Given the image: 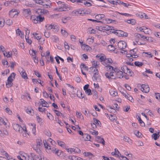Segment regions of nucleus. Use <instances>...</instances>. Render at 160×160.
<instances>
[{"label":"nucleus","instance_id":"a19ab883","mask_svg":"<svg viewBox=\"0 0 160 160\" xmlns=\"http://www.w3.org/2000/svg\"><path fill=\"white\" fill-rule=\"evenodd\" d=\"M92 93L93 95L95 96V98L97 99L98 98V92L95 90H92Z\"/></svg>","mask_w":160,"mask_h":160},{"label":"nucleus","instance_id":"de8ad7c7","mask_svg":"<svg viewBox=\"0 0 160 160\" xmlns=\"http://www.w3.org/2000/svg\"><path fill=\"white\" fill-rule=\"evenodd\" d=\"M5 111L9 114V115H12V112L11 110L10 109L8 108H6L5 109Z\"/></svg>","mask_w":160,"mask_h":160},{"label":"nucleus","instance_id":"49530a36","mask_svg":"<svg viewBox=\"0 0 160 160\" xmlns=\"http://www.w3.org/2000/svg\"><path fill=\"white\" fill-rule=\"evenodd\" d=\"M98 71L97 69L95 68L93 71V76H95L96 75H98Z\"/></svg>","mask_w":160,"mask_h":160},{"label":"nucleus","instance_id":"6ab92c4d","mask_svg":"<svg viewBox=\"0 0 160 160\" xmlns=\"http://www.w3.org/2000/svg\"><path fill=\"white\" fill-rule=\"evenodd\" d=\"M16 33L18 34V35L20 36L21 38L23 37L24 34L22 33L21 31L19 30V29H18L16 30Z\"/></svg>","mask_w":160,"mask_h":160},{"label":"nucleus","instance_id":"f8f14e48","mask_svg":"<svg viewBox=\"0 0 160 160\" xmlns=\"http://www.w3.org/2000/svg\"><path fill=\"white\" fill-rule=\"evenodd\" d=\"M91 136L87 133H84L82 136V138L83 139V140L85 141H91Z\"/></svg>","mask_w":160,"mask_h":160},{"label":"nucleus","instance_id":"a211bd4d","mask_svg":"<svg viewBox=\"0 0 160 160\" xmlns=\"http://www.w3.org/2000/svg\"><path fill=\"white\" fill-rule=\"evenodd\" d=\"M40 101L42 103V105L43 107H46L47 108L49 107V105L47 106V105H48V103L43 99H41Z\"/></svg>","mask_w":160,"mask_h":160},{"label":"nucleus","instance_id":"774afa93","mask_svg":"<svg viewBox=\"0 0 160 160\" xmlns=\"http://www.w3.org/2000/svg\"><path fill=\"white\" fill-rule=\"evenodd\" d=\"M120 157L121 160H129V159L126 157L125 156H122Z\"/></svg>","mask_w":160,"mask_h":160},{"label":"nucleus","instance_id":"393cba45","mask_svg":"<svg viewBox=\"0 0 160 160\" xmlns=\"http://www.w3.org/2000/svg\"><path fill=\"white\" fill-rule=\"evenodd\" d=\"M12 81H7V82H6V86L7 87L9 88L12 86Z\"/></svg>","mask_w":160,"mask_h":160},{"label":"nucleus","instance_id":"052dcab7","mask_svg":"<svg viewBox=\"0 0 160 160\" xmlns=\"http://www.w3.org/2000/svg\"><path fill=\"white\" fill-rule=\"evenodd\" d=\"M127 98L132 102H133L134 101L132 97L130 96L129 95L127 96Z\"/></svg>","mask_w":160,"mask_h":160},{"label":"nucleus","instance_id":"c756f323","mask_svg":"<svg viewBox=\"0 0 160 160\" xmlns=\"http://www.w3.org/2000/svg\"><path fill=\"white\" fill-rule=\"evenodd\" d=\"M152 138H153L154 140H156L159 138L158 134L156 133H154L152 135Z\"/></svg>","mask_w":160,"mask_h":160},{"label":"nucleus","instance_id":"0e129e2a","mask_svg":"<svg viewBox=\"0 0 160 160\" xmlns=\"http://www.w3.org/2000/svg\"><path fill=\"white\" fill-rule=\"evenodd\" d=\"M8 133L6 129H4L3 131L2 132V136H4V135H8Z\"/></svg>","mask_w":160,"mask_h":160},{"label":"nucleus","instance_id":"5fc2aeb1","mask_svg":"<svg viewBox=\"0 0 160 160\" xmlns=\"http://www.w3.org/2000/svg\"><path fill=\"white\" fill-rule=\"evenodd\" d=\"M25 39L26 40V42L30 45L32 43V41L31 40L28 39V37L27 38H26V35H25Z\"/></svg>","mask_w":160,"mask_h":160},{"label":"nucleus","instance_id":"bf43d9fd","mask_svg":"<svg viewBox=\"0 0 160 160\" xmlns=\"http://www.w3.org/2000/svg\"><path fill=\"white\" fill-rule=\"evenodd\" d=\"M27 131L26 130V127H25V129H24V131L22 133V135L23 136L26 137L27 136V134L26 133H27Z\"/></svg>","mask_w":160,"mask_h":160},{"label":"nucleus","instance_id":"e433bc0d","mask_svg":"<svg viewBox=\"0 0 160 160\" xmlns=\"http://www.w3.org/2000/svg\"><path fill=\"white\" fill-rule=\"evenodd\" d=\"M73 160H82V159L80 157L72 156V158Z\"/></svg>","mask_w":160,"mask_h":160},{"label":"nucleus","instance_id":"13d9d810","mask_svg":"<svg viewBox=\"0 0 160 160\" xmlns=\"http://www.w3.org/2000/svg\"><path fill=\"white\" fill-rule=\"evenodd\" d=\"M134 35L135 37H137L138 38L141 37V38H143L144 37V36H143V35H142L141 34H139L138 33H135Z\"/></svg>","mask_w":160,"mask_h":160},{"label":"nucleus","instance_id":"aec40b11","mask_svg":"<svg viewBox=\"0 0 160 160\" xmlns=\"http://www.w3.org/2000/svg\"><path fill=\"white\" fill-rule=\"evenodd\" d=\"M93 120L94 123L96 124V125L97 124L98 125H99L100 126V125L101 124V123L99 120H98L97 119L94 118H93Z\"/></svg>","mask_w":160,"mask_h":160},{"label":"nucleus","instance_id":"f03ea898","mask_svg":"<svg viewBox=\"0 0 160 160\" xmlns=\"http://www.w3.org/2000/svg\"><path fill=\"white\" fill-rule=\"evenodd\" d=\"M31 19L34 23H37L38 22H41L43 21L44 18L41 15L33 16L31 17Z\"/></svg>","mask_w":160,"mask_h":160},{"label":"nucleus","instance_id":"864d4df0","mask_svg":"<svg viewBox=\"0 0 160 160\" xmlns=\"http://www.w3.org/2000/svg\"><path fill=\"white\" fill-rule=\"evenodd\" d=\"M11 1L10 2V3H11V4H12L13 5L14 4H16L18 2V0H10Z\"/></svg>","mask_w":160,"mask_h":160},{"label":"nucleus","instance_id":"bb28decb","mask_svg":"<svg viewBox=\"0 0 160 160\" xmlns=\"http://www.w3.org/2000/svg\"><path fill=\"white\" fill-rule=\"evenodd\" d=\"M61 32L62 34L64 36V37H66L68 36V33L66 31L62 29L61 30Z\"/></svg>","mask_w":160,"mask_h":160},{"label":"nucleus","instance_id":"09e8293b","mask_svg":"<svg viewBox=\"0 0 160 160\" xmlns=\"http://www.w3.org/2000/svg\"><path fill=\"white\" fill-rule=\"evenodd\" d=\"M57 142L58 145L60 146L61 147H64V143L63 142L60 141H58Z\"/></svg>","mask_w":160,"mask_h":160},{"label":"nucleus","instance_id":"5701e85b","mask_svg":"<svg viewBox=\"0 0 160 160\" xmlns=\"http://www.w3.org/2000/svg\"><path fill=\"white\" fill-rule=\"evenodd\" d=\"M110 93L111 95L112 96H115L118 95V92L114 90H111L109 92Z\"/></svg>","mask_w":160,"mask_h":160},{"label":"nucleus","instance_id":"4c0bfd02","mask_svg":"<svg viewBox=\"0 0 160 160\" xmlns=\"http://www.w3.org/2000/svg\"><path fill=\"white\" fill-rule=\"evenodd\" d=\"M53 26H52V24H47L46 25L45 27L48 30H50L53 28Z\"/></svg>","mask_w":160,"mask_h":160},{"label":"nucleus","instance_id":"412c9836","mask_svg":"<svg viewBox=\"0 0 160 160\" xmlns=\"http://www.w3.org/2000/svg\"><path fill=\"white\" fill-rule=\"evenodd\" d=\"M43 142L44 143V146L45 148H47V149H51V148H50V146L48 145L46 140H44L43 141Z\"/></svg>","mask_w":160,"mask_h":160},{"label":"nucleus","instance_id":"a18cd8bd","mask_svg":"<svg viewBox=\"0 0 160 160\" xmlns=\"http://www.w3.org/2000/svg\"><path fill=\"white\" fill-rule=\"evenodd\" d=\"M90 132L91 134L93 135H97L98 134V132L97 131L92 130V131H90Z\"/></svg>","mask_w":160,"mask_h":160},{"label":"nucleus","instance_id":"423d86ee","mask_svg":"<svg viewBox=\"0 0 160 160\" xmlns=\"http://www.w3.org/2000/svg\"><path fill=\"white\" fill-rule=\"evenodd\" d=\"M127 44L124 41H120L118 42V46L120 49L123 50V49L126 47Z\"/></svg>","mask_w":160,"mask_h":160},{"label":"nucleus","instance_id":"6e6552de","mask_svg":"<svg viewBox=\"0 0 160 160\" xmlns=\"http://www.w3.org/2000/svg\"><path fill=\"white\" fill-rule=\"evenodd\" d=\"M18 14V12L15 9H12L9 12V16L12 18L16 17Z\"/></svg>","mask_w":160,"mask_h":160},{"label":"nucleus","instance_id":"473e14b6","mask_svg":"<svg viewBox=\"0 0 160 160\" xmlns=\"http://www.w3.org/2000/svg\"><path fill=\"white\" fill-rule=\"evenodd\" d=\"M92 79L93 80L94 79L97 80L98 82H99L100 80V77L99 76H93L92 77Z\"/></svg>","mask_w":160,"mask_h":160},{"label":"nucleus","instance_id":"69168bd1","mask_svg":"<svg viewBox=\"0 0 160 160\" xmlns=\"http://www.w3.org/2000/svg\"><path fill=\"white\" fill-rule=\"evenodd\" d=\"M54 111L55 113H56V114L58 116H60V114H62V113H61V112H59L56 110L55 109L54 110Z\"/></svg>","mask_w":160,"mask_h":160},{"label":"nucleus","instance_id":"f3484780","mask_svg":"<svg viewBox=\"0 0 160 160\" xmlns=\"http://www.w3.org/2000/svg\"><path fill=\"white\" fill-rule=\"evenodd\" d=\"M72 13L73 14H79L80 15H82L83 14L82 10V9H79L78 10H74L72 12Z\"/></svg>","mask_w":160,"mask_h":160},{"label":"nucleus","instance_id":"1a4fd4ad","mask_svg":"<svg viewBox=\"0 0 160 160\" xmlns=\"http://www.w3.org/2000/svg\"><path fill=\"white\" fill-rule=\"evenodd\" d=\"M141 90L143 92L147 93L150 90V88L148 85L142 84L141 85Z\"/></svg>","mask_w":160,"mask_h":160},{"label":"nucleus","instance_id":"cd10ccee","mask_svg":"<svg viewBox=\"0 0 160 160\" xmlns=\"http://www.w3.org/2000/svg\"><path fill=\"white\" fill-rule=\"evenodd\" d=\"M85 155L86 156H88L90 158H91L92 157L94 156L90 152H85Z\"/></svg>","mask_w":160,"mask_h":160},{"label":"nucleus","instance_id":"58836bf2","mask_svg":"<svg viewBox=\"0 0 160 160\" xmlns=\"http://www.w3.org/2000/svg\"><path fill=\"white\" fill-rule=\"evenodd\" d=\"M134 132L136 135L138 137H140L142 134L140 132L136 130Z\"/></svg>","mask_w":160,"mask_h":160},{"label":"nucleus","instance_id":"603ef678","mask_svg":"<svg viewBox=\"0 0 160 160\" xmlns=\"http://www.w3.org/2000/svg\"><path fill=\"white\" fill-rule=\"evenodd\" d=\"M105 61H106V62L108 63H109L110 64H111L112 62V60L110 58L106 59Z\"/></svg>","mask_w":160,"mask_h":160},{"label":"nucleus","instance_id":"e2e57ef3","mask_svg":"<svg viewBox=\"0 0 160 160\" xmlns=\"http://www.w3.org/2000/svg\"><path fill=\"white\" fill-rule=\"evenodd\" d=\"M26 159V160H34L32 156H27Z\"/></svg>","mask_w":160,"mask_h":160},{"label":"nucleus","instance_id":"680f3d73","mask_svg":"<svg viewBox=\"0 0 160 160\" xmlns=\"http://www.w3.org/2000/svg\"><path fill=\"white\" fill-rule=\"evenodd\" d=\"M81 67H81V68H84L85 69H86L87 70L88 69V67L87 66H85V64L83 63H82L81 64Z\"/></svg>","mask_w":160,"mask_h":160},{"label":"nucleus","instance_id":"2eb2a0df","mask_svg":"<svg viewBox=\"0 0 160 160\" xmlns=\"http://www.w3.org/2000/svg\"><path fill=\"white\" fill-rule=\"evenodd\" d=\"M36 13L38 14V15H42L44 14V10L38 9L36 11Z\"/></svg>","mask_w":160,"mask_h":160},{"label":"nucleus","instance_id":"4be33fe9","mask_svg":"<svg viewBox=\"0 0 160 160\" xmlns=\"http://www.w3.org/2000/svg\"><path fill=\"white\" fill-rule=\"evenodd\" d=\"M107 49L109 51H113L115 49V48L112 45H109L108 46Z\"/></svg>","mask_w":160,"mask_h":160},{"label":"nucleus","instance_id":"6e6d98bb","mask_svg":"<svg viewBox=\"0 0 160 160\" xmlns=\"http://www.w3.org/2000/svg\"><path fill=\"white\" fill-rule=\"evenodd\" d=\"M83 3L84 4V5H85L89 7L91 6V4L87 1H84Z\"/></svg>","mask_w":160,"mask_h":160},{"label":"nucleus","instance_id":"4d7b16f0","mask_svg":"<svg viewBox=\"0 0 160 160\" xmlns=\"http://www.w3.org/2000/svg\"><path fill=\"white\" fill-rule=\"evenodd\" d=\"M47 116L51 120H52L53 118L52 116L50 113L47 114Z\"/></svg>","mask_w":160,"mask_h":160},{"label":"nucleus","instance_id":"ddd939ff","mask_svg":"<svg viewBox=\"0 0 160 160\" xmlns=\"http://www.w3.org/2000/svg\"><path fill=\"white\" fill-rule=\"evenodd\" d=\"M15 73L14 72L12 73L11 75L8 77L7 81H13V80L15 78Z\"/></svg>","mask_w":160,"mask_h":160},{"label":"nucleus","instance_id":"4468645a","mask_svg":"<svg viewBox=\"0 0 160 160\" xmlns=\"http://www.w3.org/2000/svg\"><path fill=\"white\" fill-rule=\"evenodd\" d=\"M51 6V2L49 0H45L44 8H49Z\"/></svg>","mask_w":160,"mask_h":160},{"label":"nucleus","instance_id":"72a5a7b5","mask_svg":"<svg viewBox=\"0 0 160 160\" xmlns=\"http://www.w3.org/2000/svg\"><path fill=\"white\" fill-rule=\"evenodd\" d=\"M6 23L8 26H10L12 24V21L11 20L8 19L6 21Z\"/></svg>","mask_w":160,"mask_h":160},{"label":"nucleus","instance_id":"20e7f679","mask_svg":"<svg viewBox=\"0 0 160 160\" xmlns=\"http://www.w3.org/2000/svg\"><path fill=\"white\" fill-rule=\"evenodd\" d=\"M12 127L13 129L16 131L20 133H22L24 131V128L19 124L16 123L13 124Z\"/></svg>","mask_w":160,"mask_h":160},{"label":"nucleus","instance_id":"9b49d317","mask_svg":"<svg viewBox=\"0 0 160 160\" xmlns=\"http://www.w3.org/2000/svg\"><path fill=\"white\" fill-rule=\"evenodd\" d=\"M58 4V7H59L60 9H63V8H66V6L65 4L63 2L61 1H59L57 2Z\"/></svg>","mask_w":160,"mask_h":160},{"label":"nucleus","instance_id":"39448f33","mask_svg":"<svg viewBox=\"0 0 160 160\" xmlns=\"http://www.w3.org/2000/svg\"><path fill=\"white\" fill-rule=\"evenodd\" d=\"M112 32L115 34L116 35L119 37L125 36L127 37L128 35V34L127 32H124L121 30L117 31V32L112 31Z\"/></svg>","mask_w":160,"mask_h":160},{"label":"nucleus","instance_id":"7c9ffc66","mask_svg":"<svg viewBox=\"0 0 160 160\" xmlns=\"http://www.w3.org/2000/svg\"><path fill=\"white\" fill-rule=\"evenodd\" d=\"M76 115L77 116V117L79 118H81V119H83V117L82 115L80 112H76Z\"/></svg>","mask_w":160,"mask_h":160},{"label":"nucleus","instance_id":"2f4dec72","mask_svg":"<svg viewBox=\"0 0 160 160\" xmlns=\"http://www.w3.org/2000/svg\"><path fill=\"white\" fill-rule=\"evenodd\" d=\"M121 69L122 71L124 72L125 73L127 70H128V68L126 66H123L121 68Z\"/></svg>","mask_w":160,"mask_h":160},{"label":"nucleus","instance_id":"a878e982","mask_svg":"<svg viewBox=\"0 0 160 160\" xmlns=\"http://www.w3.org/2000/svg\"><path fill=\"white\" fill-rule=\"evenodd\" d=\"M143 63L141 62L138 61H136L134 62V64L135 66L139 67L142 66L143 65Z\"/></svg>","mask_w":160,"mask_h":160},{"label":"nucleus","instance_id":"338daca9","mask_svg":"<svg viewBox=\"0 0 160 160\" xmlns=\"http://www.w3.org/2000/svg\"><path fill=\"white\" fill-rule=\"evenodd\" d=\"M123 139L125 141L128 142H129V140H130L129 138L127 136H123Z\"/></svg>","mask_w":160,"mask_h":160},{"label":"nucleus","instance_id":"c03bdc74","mask_svg":"<svg viewBox=\"0 0 160 160\" xmlns=\"http://www.w3.org/2000/svg\"><path fill=\"white\" fill-rule=\"evenodd\" d=\"M150 29L147 28H146L145 29H144L143 32L145 34H149L150 32Z\"/></svg>","mask_w":160,"mask_h":160},{"label":"nucleus","instance_id":"8fccbe9b","mask_svg":"<svg viewBox=\"0 0 160 160\" xmlns=\"http://www.w3.org/2000/svg\"><path fill=\"white\" fill-rule=\"evenodd\" d=\"M44 133L45 135L48 136L50 137L51 135V134L50 132L48 130H46L44 132Z\"/></svg>","mask_w":160,"mask_h":160},{"label":"nucleus","instance_id":"79ce46f5","mask_svg":"<svg viewBox=\"0 0 160 160\" xmlns=\"http://www.w3.org/2000/svg\"><path fill=\"white\" fill-rule=\"evenodd\" d=\"M138 50L136 48H134L132 50H130V53L132 54V55L136 53V52H137Z\"/></svg>","mask_w":160,"mask_h":160},{"label":"nucleus","instance_id":"dca6fc26","mask_svg":"<svg viewBox=\"0 0 160 160\" xmlns=\"http://www.w3.org/2000/svg\"><path fill=\"white\" fill-rule=\"evenodd\" d=\"M104 17V14H98L95 16V18L98 20H100L102 19Z\"/></svg>","mask_w":160,"mask_h":160},{"label":"nucleus","instance_id":"c85d7f7f","mask_svg":"<svg viewBox=\"0 0 160 160\" xmlns=\"http://www.w3.org/2000/svg\"><path fill=\"white\" fill-rule=\"evenodd\" d=\"M6 124L7 123L4 121L3 118L0 117V125H4L5 126Z\"/></svg>","mask_w":160,"mask_h":160},{"label":"nucleus","instance_id":"3c124183","mask_svg":"<svg viewBox=\"0 0 160 160\" xmlns=\"http://www.w3.org/2000/svg\"><path fill=\"white\" fill-rule=\"evenodd\" d=\"M85 92L88 95H92L91 90L90 89H88L85 90Z\"/></svg>","mask_w":160,"mask_h":160},{"label":"nucleus","instance_id":"9d476101","mask_svg":"<svg viewBox=\"0 0 160 160\" xmlns=\"http://www.w3.org/2000/svg\"><path fill=\"white\" fill-rule=\"evenodd\" d=\"M19 72L20 73L22 78L24 79H27L28 78V77L27 76V75L25 72V70L22 68H21L19 69Z\"/></svg>","mask_w":160,"mask_h":160},{"label":"nucleus","instance_id":"7ed1b4c3","mask_svg":"<svg viewBox=\"0 0 160 160\" xmlns=\"http://www.w3.org/2000/svg\"><path fill=\"white\" fill-rule=\"evenodd\" d=\"M36 142L37 143V147H33V148L37 152L39 153L41 151L40 148L42 146V142L40 138L37 139Z\"/></svg>","mask_w":160,"mask_h":160},{"label":"nucleus","instance_id":"c9c22d12","mask_svg":"<svg viewBox=\"0 0 160 160\" xmlns=\"http://www.w3.org/2000/svg\"><path fill=\"white\" fill-rule=\"evenodd\" d=\"M82 11L83 14H89L91 12L90 10L87 9H83L82 10Z\"/></svg>","mask_w":160,"mask_h":160},{"label":"nucleus","instance_id":"f257e3e1","mask_svg":"<svg viewBox=\"0 0 160 160\" xmlns=\"http://www.w3.org/2000/svg\"><path fill=\"white\" fill-rule=\"evenodd\" d=\"M106 69L109 71V72L106 73V77L108 79H115L117 78H121L123 77V72L116 68L109 65H108L106 67Z\"/></svg>","mask_w":160,"mask_h":160},{"label":"nucleus","instance_id":"b1692460","mask_svg":"<svg viewBox=\"0 0 160 160\" xmlns=\"http://www.w3.org/2000/svg\"><path fill=\"white\" fill-rule=\"evenodd\" d=\"M126 22L127 23L132 24V25L135 24L136 22L135 20L133 19L128 20Z\"/></svg>","mask_w":160,"mask_h":160},{"label":"nucleus","instance_id":"37998d69","mask_svg":"<svg viewBox=\"0 0 160 160\" xmlns=\"http://www.w3.org/2000/svg\"><path fill=\"white\" fill-rule=\"evenodd\" d=\"M4 22L5 21L4 19H2V20L1 19H0V28H2L4 26Z\"/></svg>","mask_w":160,"mask_h":160},{"label":"nucleus","instance_id":"f704fd0d","mask_svg":"<svg viewBox=\"0 0 160 160\" xmlns=\"http://www.w3.org/2000/svg\"><path fill=\"white\" fill-rule=\"evenodd\" d=\"M111 27H110L108 25H106L102 27V29L106 31H109L110 30V29H111Z\"/></svg>","mask_w":160,"mask_h":160},{"label":"nucleus","instance_id":"ea45409f","mask_svg":"<svg viewBox=\"0 0 160 160\" xmlns=\"http://www.w3.org/2000/svg\"><path fill=\"white\" fill-rule=\"evenodd\" d=\"M123 110L125 112H127L130 109V106H127L123 107Z\"/></svg>","mask_w":160,"mask_h":160},{"label":"nucleus","instance_id":"0eeeda50","mask_svg":"<svg viewBox=\"0 0 160 160\" xmlns=\"http://www.w3.org/2000/svg\"><path fill=\"white\" fill-rule=\"evenodd\" d=\"M23 13L24 16L27 18L30 17V15L31 13V10L29 8H27L23 10Z\"/></svg>","mask_w":160,"mask_h":160}]
</instances>
